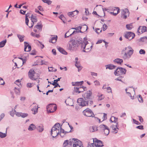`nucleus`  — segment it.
Masks as SVG:
<instances>
[{
    "label": "nucleus",
    "instance_id": "obj_2",
    "mask_svg": "<svg viewBox=\"0 0 147 147\" xmlns=\"http://www.w3.org/2000/svg\"><path fill=\"white\" fill-rule=\"evenodd\" d=\"M122 54L124 53L123 58L124 59H129L131 55L133 54L134 50L130 46L125 47L122 51Z\"/></svg>",
    "mask_w": 147,
    "mask_h": 147
},
{
    "label": "nucleus",
    "instance_id": "obj_56",
    "mask_svg": "<svg viewBox=\"0 0 147 147\" xmlns=\"http://www.w3.org/2000/svg\"><path fill=\"white\" fill-rule=\"evenodd\" d=\"M28 115L27 113H22L21 117L23 118H24L28 116Z\"/></svg>",
    "mask_w": 147,
    "mask_h": 147
},
{
    "label": "nucleus",
    "instance_id": "obj_40",
    "mask_svg": "<svg viewBox=\"0 0 147 147\" xmlns=\"http://www.w3.org/2000/svg\"><path fill=\"white\" fill-rule=\"evenodd\" d=\"M80 88V90L79 91V93H80L81 92H83L85 89H86V87H84V86L83 87H79Z\"/></svg>",
    "mask_w": 147,
    "mask_h": 147
},
{
    "label": "nucleus",
    "instance_id": "obj_57",
    "mask_svg": "<svg viewBox=\"0 0 147 147\" xmlns=\"http://www.w3.org/2000/svg\"><path fill=\"white\" fill-rule=\"evenodd\" d=\"M15 114V112H14V110H12V111L10 112V114L12 117L14 116Z\"/></svg>",
    "mask_w": 147,
    "mask_h": 147
},
{
    "label": "nucleus",
    "instance_id": "obj_9",
    "mask_svg": "<svg viewBox=\"0 0 147 147\" xmlns=\"http://www.w3.org/2000/svg\"><path fill=\"white\" fill-rule=\"evenodd\" d=\"M124 36L126 38L131 40L134 37L135 34L133 32H126L124 34Z\"/></svg>",
    "mask_w": 147,
    "mask_h": 147
},
{
    "label": "nucleus",
    "instance_id": "obj_32",
    "mask_svg": "<svg viewBox=\"0 0 147 147\" xmlns=\"http://www.w3.org/2000/svg\"><path fill=\"white\" fill-rule=\"evenodd\" d=\"M119 10H113V11L110 12L109 13L113 16H115L119 12Z\"/></svg>",
    "mask_w": 147,
    "mask_h": 147
},
{
    "label": "nucleus",
    "instance_id": "obj_36",
    "mask_svg": "<svg viewBox=\"0 0 147 147\" xmlns=\"http://www.w3.org/2000/svg\"><path fill=\"white\" fill-rule=\"evenodd\" d=\"M17 36L20 42H22L24 41V37L23 36L20 34H18Z\"/></svg>",
    "mask_w": 147,
    "mask_h": 147
},
{
    "label": "nucleus",
    "instance_id": "obj_45",
    "mask_svg": "<svg viewBox=\"0 0 147 147\" xmlns=\"http://www.w3.org/2000/svg\"><path fill=\"white\" fill-rule=\"evenodd\" d=\"M28 16V13L26 14V24L28 26V23L29 22L28 19L27 18Z\"/></svg>",
    "mask_w": 147,
    "mask_h": 147
},
{
    "label": "nucleus",
    "instance_id": "obj_62",
    "mask_svg": "<svg viewBox=\"0 0 147 147\" xmlns=\"http://www.w3.org/2000/svg\"><path fill=\"white\" fill-rule=\"evenodd\" d=\"M20 82L19 80H18L15 81V83L19 86V85L20 84Z\"/></svg>",
    "mask_w": 147,
    "mask_h": 147
},
{
    "label": "nucleus",
    "instance_id": "obj_53",
    "mask_svg": "<svg viewBox=\"0 0 147 147\" xmlns=\"http://www.w3.org/2000/svg\"><path fill=\"white\" fill-rule=\"evenodd\" d=\"M14 91H15V93L16 94H19L20 92V89H19L16 88H15Z\"/></svg>",
    "mask_w": 147,
    "mask_h": 147
},
{
    "label": "nucleus",
    "instance_id": "obj_41",
    "mask_svg": "<svg viewBox=\"0 0 147 147\" xmlns=\"http://www.w3.org/2000/svg\"><path fill=\"white\" fill-rule=\"evenodd\" d=\"M98 101L101 100L104 98V96L102 94L98 95Z\"/></svg>",
    "mask_w": 147,
    "mask_h": 147
},
{
    "label": "nucleus",
    "instance_id": "obj_34",
    "mask_svg": "<svg viewBox=\"0 0 147 147\" xmlns=\"http://www.w3.org/2000/svg\"><path fill=\"white\" fill-rule=\"evenodd\" d=\"M7 41L6 39L1 41L0 42V48L3 47L5 45Z\"/></svg>",
    "mask_w": 147,
    "mask_h": 147
},
{
    "label": "nucleus",
    "instance_id": "obj_22",
    "mask_svg": "<svg viewBox=\"0 0 147 147\" xmlns=\"http://www.w3.org/2000/svg\"><path fill=\"white\" fill-rule=\"evenodd\" d=\"M57 38V36H52L49 40V42L52 43H55L56 42Z\"/></svg>",
    "mask_w": 147,
    "mask_h": 147
},
{
    "label": "nucleus",
    "instance_id": "obj_33",
    "mask_svg": "<svg viewBox=\"0 0 147 147\" xmlns=\"http://www.w3.org/2000/svg\"><path fill=\"white\" fill-rule=\"evenodd\" d=\"M147 41V36H144L141 38L139 41L142 42H146Z\"/></svg>",
    "mask_w": 147,
    "mask_h": 147
},
{
    "label": "nucleus",
    "instance_id": "obj_47",
    "mask_svg": "<svg viewBox=\"0 0 147 147\" xmlns=\"http://www.w3.org/2000/svg\"><path fill=\"white\" fill-rule=\"evenodd\" d=\"M48 68H49V71L55 72L57 71L56 69H53V68L52 67H49Z\"/></svg>",
    "mask_w": 147,
    "mask_h": 147
},
{
    "label": "nucleus",
    "instance_id": "obj_38",
    "mask_svg": "<svg viewBox=\"0 0 147 147\" xmlns=\"http://www.w3.org/2000/svg\"><path fill=\"white\" fill-rule=\"evenodd\" d=\"M43 2L47 3L48 5H49L51 4L52 1L49 0H42Z\"/></svg>",
    "mask_w": 147,
    "mask_h": 147
},
{
    "label": "nucleus",
    "instance_id": "obj_8",
    "mask_svg": "<svg viewBox=\"0 0 147 147\" xmlns=\"http://www.w3.org/2000/svg\"><path fill=\"white\" fill-rule=\"evenodd\" d=\"M100 130L104 131V133L106 135H108L109 133V128L105 125H100Z\"/></svg>",
    "mask_w": 147,
    "mask_h": 147
},
{
    "label": "nucleus",
    "instance_id": "obj_61",
    "mask_svg": "<svg viewBox=\"0 0 147 147\" xmlns=\"http://www.w3.org/2000/svg\"><path fill=\"white\" fill-rule=\"evenodd\" d=\"M64 16L62 15H61L59 16V18H60L63 21V23H65V22L64 20Z\"/></svg>",
    "mask_w": 147,
    "mask_h": 147
},
{
    "label": "nucleus",
    "instance_id": "obj_55",
    "mask_svg": "<svg viewBox=\"0 0 147 147\" xmlns=\"http://www.w3.org/2000/svg\"><path fill=\"white\" fill-rule=\"evenodd\" d=\"M5 84L3 79L1 78L0 77V85H3Z\"/></svg>",
    "mask_w": 147,
    "mask_h": 147
},
{
    "label": "nucleus",
    "instance_id": "obj_59",
    "mask_svg": "<svg viewBox=\"0 0 147 147\" xmlns=\"http://www.w3.org/2000/svg\"><path fill=\"white\" fill-rule=\"evenodd\" d=\"M106 89L108 90V93L111 92V93H112L111 88L110 87H107L106 88Z\"/></svg>",
    "mask_w": 147,
    "mask_h": 147
},
{
    "label": "nucleus",
    "instance_id": "obj_21",
    "mask_svg": "<svg viewBox=\"0 0 147 147\" xmlns=\"http://www.w3.org/2000/svg\"><path fill=\"white\" fill-rule=\"evenodd\" d=\"M31 20H32V23H31V26H29L30 28L32 27L33 25L34 22H36L37 21V18L36 16L32 14L31 17Z\"/></svg>",
    "mask_w": 147,
    "mask_h": 147
},
{
    "label": "nucleus",
    "instance_id": "obj_25",
    "mask_svg": "<svg viewBox=\"0 0 147 147\" xmlns=\"http://www.w3.org/2000/svg\"><path fill=\"white\" fill-rule=\"evenodd\" d=\"M89 130L90 132H92L98 130L97 127L96 126H93L90 127Z\"/></svg>",
    "mask_w": 147,
    "mask_h": 147
},
{
    "label": "nucleus",
    "instance_id": "obj_13",
    "mask_svg": "<svg viewBox=\"0 0 147 147\" xmlns=\"http://www.w3.org/2000/svg\"><path fill=\"white\" fill-rule=\"evenodd\" d=\"M147 31V28L145 26H140L138 28L137 32L138 35H140V34L146 32Z\"/></svg>",
    "mask_w": 147,
    "mask_h": 147
},
{
    "label": "nucleus",
    "instance_id": "obj_12",
    "mask_svg": "<svg viewBox=\"0 0 147 147\" xmlns=\"http://www.w3.org/2000/svg\"><path fill=\"white\" fill-rule=\"evenodd\" d=\"M28 76L32 80H36L37 78L34 77L35 72L34 70L30 69L28 72Z\"/></svg>",
    "mask_w": 147,
    "mask_h": 147
},
{
    "label": "nucleus",
    "instance_id": "obj_15",
    "mask_svg": "<svg viewBox=\"0 0 147 147\" xmlns=\"http://www.w3.org/2000/svg\"><path fill=\"white\" fill-rule=\"evenodd\" d=\"M118 122H117L115 125H113L111 126L112 128V132L114 134H116L117 133L118 130L119 129L118 127Z\"/></svg>",
    "mask_w": 147,
    "mask_h": 147
},
{
    "label": "nucleus",
    "instance_id": "obj_43",
    "mask_svg": "<svg viewBox=\"0 0 147 147\" xmlns=\"http://www.w3.org/2000/svg\"><path fill=\"white\" fill-rule=\"evenodd\" d=\"M126 27L127 29L130 30L132 28V25L131 24H127Z\"/></svg>",
    "mask_w": 147,
    "mask_h": 147
},
{
    "label": "nucleus",
    "instance_id": "obj_6",
    "mask_svg": "<svg viewBox=\"0 0 147 147\" xmlns=\"http://www.w3.org/2000/svg\"><path fill=\"white\" fill-rule=\"evenodd\" d=\"M57 108L56 105L53 103L50 104L47 106V109L49 113H53L55 111Z\"/></svg>",
    "mask_w": 147,
    "mask_h": 147
},
{
    "label": "nucleus",
    "instance_id": "obj_27",
    "mask_svg": "<svg viewBox=\"0 0 147 147\" xmlns=\"http://www.w3.org/2000/svg\"><path fill=\"white\" fill-rule=\"evenodd\" d=\"M38 108L39 107L38 106H35L31 110L33 112V114L35 115L37 113L38 111Z\"/></svg>",
    "mask_w": 147,
    "mask_h": 147
},
{
    "label": "nucleus",
    "instance_id": "obj_49",
    "mask_svg": "<svg viewBox=\"0 0 147 147\" xmlns=\"http://www.w3.org/2000/svg\"><path fill=\"white\" fill-rule=\"evenodd\" d=\"M138 96L139 98L138 99V100L141 103L143 102V100L142 97L140 95H139Z\"/></svg>",
    "mask_w": 147,
    "mask_h": 147
},
{
    "label": "nucleus",
    "instance_id": "obj_52",
    "mask_svg": "<svg viewBox=\"0 0 147 147\" xmlns=\"http://www.w3.org/2000/svg\"><path fill=\"white\" fill-rule=\"evenodd\" d=\"M42 28V26L41 25H36L34 27V28H37L40 29H41Z\"/></svg>",
    "mask_w": 147,
    "mask_h": 147
},
{
    "label": "nucleus",
    "instance_id": "obj_18",
    "mask_svg": "<svg viewBox=\"0 0 147 147\" xmlns=\"http://www.w3.org/2000/svg\"><path fill=\"white\" fill-rule=\"evenodd\" d=\"M83 28H85L86 29L85 30L86 31L87 30L88 28L87 26L86 25H84L82 27L79 26V27L76 28H72V29H75L76 30H79V31H78V32H82L81 31V29H83Z\"/></svg>",
    "mask_w": 147,
    "mask_h": 147
},
{
    "label": "nucleus",
    "instance_id": "obj_20",
    "mask_svg": "<svg viewBox=\"0 0 147 147\" xmlns=\"http://www.w3.org/2000/svg\"><path fill=\"white\" fill-rule=\"evenodd\" d=\"M73 142H74L75 143H74L73 144H75L77 145L82 146V142L80 140H79L77 139L73 138L72 139Z\"/></svg>",
    "mask_w": 147,
    "mask_h": 147
},
{
    "label": "nucleus",
    "instance_id": "obj_4",
    "mask_svg": "<svg viewBox=\"0 0 147 147\" xmlns=\"http://www.w3.org/2000/svg\"><path fill=\"white\" fill-rule=\"evenodd\" d=\"M78 47V42L76 41L73 40L69 41L68 49L71 51H76Z\"/></svg>",
    "mask_w": 147,
    "mask_h": 147
},
{
    "label": "nucleus",
    "instance_id": "obj_5",
    "mask_svg": "<svg viewBox=\"0 0 147 147\" xmlns=\"http://www.w3.org/2000/svg\"><path fill=\"white\" fill-rule=\"evenodd\" d=\"M126 70L121 67H118L115 71L114 74L116 76H118L124 75L125 74Z\"/></svg>",
    "mask_w": 147,
    "mask_h": 147
},
{
    "label": "nucleus",
    "instance_id": "obj_16",
    "mask_svg": "<svg viewBox=\"0 0 147 147\" xmlns=\"http://www.w3.org/2000/svg\"><path fill=\"white\" fill-rule=\"evenodd\" d=\"M92 94V92L90 91H89L84 93L82 96L85 100H87L90 98Z\"/></svg>",
    "mask_w": 147,
    "mask_h": 147
},
{
    "label": "nucleus",
    "instance_id": "obj_17",
    "mask_svg": "<svg viewBox=\"0 0 147 147\" xmlns=\"http://www.w3.org/2000/svg\"><path fill=\"white\" fill-rule=\"evenodd\" d=\"M24 44V51H25L28 52L30 51L31 49V46L29 45V44L27 42H25Z\"/></svg>",
    "mask_w": 147,
    "mask_h": 147
},
{
    "label": "nucleus",
    "instance_id": "obj_10",
    "mask_svg": "<svg viewBox=\"0 0 147 147\" xmlns=\"http://www.w3.org/2000/svg\"><path fill=\"white\" fill-rule=\"evenodd\" d=\"M94 143L92 144V145H94L95 146L94 147H102L104 146L103 143L101 141L98 140L96 139L93 140Z\"/></svg>",
    "mask_w": 147,
    "mask_h": 147
},
{
    "label": "nucleus",
    "instance_id": "obj_54",
    "mask_svg": "<svg viewBox=\"0 0 147 147\" xmlns=\"http://www.w3.org/2000/svg\"><path fill=\"white\" fill-rule=\"evenodd\" d=\"M14 111L15 112V114L18 117H21L22 113L16 112L15 109L14 110Z\"/></svg>",
    "mask_w": 147,
    "mask_h": 147
},
{
    "label": "nucleus",
    "instance_id": "obj_14",
    "mask_svg": "<svg viewBox=\"0 0 147 147\" xmlns=\"http://www.w3.org/2000/svg\"><path fill=\"white\" fill-rule=\"evenodd\" d=\"M129 10H122L121 11V17L125 19L129 15Z\"/></svg>",
    "mask_w": 147,
    "mask_h": 147
},
{
    "label": "nucleus",
    "instance_id": "obj_19",
    "mask_svg": "<svg viewBox=\"0 0 147 147\" xmlns=\"http://www.w3.org/2000/svg\"><path fill=\"white\" fill-rule=\"evenodd\" d=\"M78 10H75L74 11L68 13V15L70 17H74L75 15L78 14Z\"/></svg>",
    "mask_w": 147,
    "mask_h": 147
},
{
    "label": "nucleus",
    "instance_id": "obj_60",
    "mask_svg": "<svg viewBox=\"0 0 147 147\" xmlns=\"http://www.w3.org/2000/svg\"><path fill=\"white\" fill-rule=\"evenodd\" d=\"M95 31L97 33L99 34L101 32L102 30L99 28H96L95 29Z\"/></svg>",
    "mask_w": 147,
    "mask_h": 147
},
{
    "label": "nucleus",
    "instance_id": "obj_48",
    "mask_svg": "<svg viewBox=\"0 0 147 147\" xmlns=\"http://www.w3.org/2000/svg\"><path fill=\"white\" fill-rule=\"evenodd\" d=\"M123 78V77L122 76H119L118 78H116L115 79V80H117V81H121L122 82H123L122 81V80H121Z\"/></svg>",
    "mask_w": 147,
    "mask_h": 147
},
{
    "label": "nucleus",
    "instance_id": "obj_1",
    "mask_svg": "<svg viewBox=\"0 0 147 147\" xmlns=\"http://www.w3.org/2000/svg\"><path fill=\"white\" fill-rule=\"evenodd\" d=\"M81 48L83 52H88L90 51L92 49L93 45L92 43L88 42L86 37L84 38L83 41L81 42Z\"/></svg>",
    "mask_w": 147,
    "mask_h": 147
},
{
    "label": "nucleus",
    "instance_id": "obj_26",
    "mask_svg": "<svg viewBox=\"0 0 147 147\" xmlns=\"http://www.w3.org/2000/svg\"><path fill=\"white\" fill-rule=\"evenodd\" d=\"M36 127L34 124H30L28 127V129L29 131L34 130L36 129Z\"/></svg>",
    "mask_w": 147,
    "mask_h": 147
},
{
    "label": "nucleus",
    "instance_id": "obj_51",
    "mask_svg": "<svg viewBox=\"0 0 147 147\" xmlns=\"http://www.w3.org/2000/svg\"><path fill=\"white\" fill-rule=\"evenodd\" d=\"M79 87H74V91L76 93H79V92L80 90Z\"/></svg>",
    "mask_w": 147,
    "mask_h": 147
},
{
    "label": "nucleus",
    "instance_id": "obj_58",
    "mask_svg": "<svg viewBox=\"0 0 147 147\" xmlns=\"http://www.w3.org/2000/svg\"><path fill=\"white\" fill-rule=\"evenodd\" d=\"M94 84L96 86H99L100 85V83L98 80H96L94 81Z\"/></svg>",
    "mask_w": 147,
    "mask_h": 147
},
{
    "label": "nucleus",
    "instance_id": "obj_30",
    "mask_svg": "<svg viewBox=\"0 0 147 147\" xmlns=\"http://www.w3.org/2000/svg\"><path fill=\"white\" fill-rule=\"evenodd\" d=\"M114 62L116 63L117 64H121V63L123 62V60L122 59L119 58H116L113 60Z\"/></svg>",
    "mask_w": 147,
    "mask_h": 147
},
{
    "label": "nucleus",
    "instance_id": "obj_24",
    "mask_svg": "<svg viewBox=\"0 0 147 147\" xmlns=\"http://www.w3.org/2000/svg\"><path fill=\"white\" fill-rule=\"evenodd\" d=\"M106 67V69H113L115 68L116 66L113 65L112 64H110L109 65H106L105 66Z\"/></svg>",
    "mask_w": 147,
    "mask_h": 147
},
{
    "label": "nucleus",
    "instance_id": "obj_39",
    "mask_svg": "<svg viewBox=\"0 0 147 147\" xmlns=\"http://www.w3.org/2000/svg\"><path fill=\"white\" fill-rule=\"evenodd\" d=\"M95 8L96 9H107L106 8H105L104 7H103L102 6L100 5H96V7L94 8V9H95Z\"/></svg>",
    "mask_w": 147,
    "mask_h": 147
},
{
    "label": "nucleus",
    "instance_id": "obj_37",
    "mask_svg": "<svg viewBox=\"0 0 147 147\" xmlns=\"http://www.w3.org/2000/svg\"><path fill=\"white\" fill-rule=\"evenodd\" d=\"M75 32V31H74L71 34H70L69 33V31H68V32H67L65 34V38H67L69 36H70L71 35H72Z\"/></svg>",
    "mask_w": 147,
    "mask_h": 147
},
{
    "label": "nucleus",
    "instance_id": "obj_3",
    "mask_svg": "<svg viewBox=\"0 0 147 147\" xmlns=\"http://www.w3.org/2000/svg\"><path fill=\"white\" fill-rule=\"evenodd\" d=\"M60 124L59 123H57L53 127L51 131V134L52 137L54 138L58 135L59 133V130Z\"/></svg>",
    "mask_w": 147,
    "mask_h": 147
},
{
    "label": "nucleus",
    "instance_id": "obj_44",
    "mask_svg": "<svg viewBox=\"0 0 147 147\" xmlns=\"http://www.w3.org/2000/svg\"><path fill=\"white\" fill-rule=\"evenodd\" d=\"M68 141L67 140H65L63 144V147H65L69 144Z\"/></svg>",
    "mask_w": 147,
    "mask_h": 147
},
{
    "label": "nucleus",
    "instance_id": "obj_42",
    "mask_svg": "<svg viewBox=\"0 0 147 147\" xmlns=\"http://www.w3.org/2000/svg\"><path fill=\"white\" fill-rule=\"evenodd\" d=\"M31 35L32 36L36 37L37 38H39L40 37V36L39 34H35L33 32H32L31 33Z\"/></svg>",
    "mask_w": 147,
    "mask_h": 147
},
{
    "label": "nucleus",
    "instance_id": "obj_29",
    "mask_svg": "<svg viewBox=\"0 0 147 147\" xmlns=\"http://www.w3.org/2000/svg\"><path fill=\"white\" fill-rule=\"evenodd\" d=\"M57 49L58 51L61 53L65 55L67 54V53L63 48L59 47Z\"/></svg>",
    "mask_w": 147,
    "mask_h": 147
},
{
    "label": "nucleus",
    "instance_id": "obj_63",
    "mask_svg": "<svg viewBox=\"0 0 147 147\" xmlns=\"http://www.w3.org/2000/svg\"><path fill=\"white\" fill-rule=\"evenodd\" d=\"M133 121L134 123L137 125L140 124V123L138 121H136V120L133 119Z\"/></svg>",
    "mask_w": 147,
    "mask_h": 147
},
{
    "label": "nucleus",
    "instance_id": "obj_50",
    "mask_svg": "<svg viewBox=\"0 0 147 147\" xmlns=\"http://www.w3.org/2000/svg\"><path fill=\"white\" fill-rule=\"evenodd\" d=\"M111 118L113 119H114V120L113 121H114V122L115 123H117V122H118L117 121L118 118L115 117L114 116H112Z\"/></svg>",
    "mask_w": 147,
    "mask_h": 147
},
{
    "label": "nucleus",
    "instance_id": "obj_35",
    "mask_svg": "<svg viewBox=\"0 0 147 147\" xmlns=\"http://www.w3.org/2000/svg\"><path fill=\"white\" fill-rule=\"evenodd\" d=\"M7 128L6 129V132L5 133H3L1 132H0V137L1 138H5L7 136Z\"/></svg>",
    "mask_w": 147,
    "mask_h": 147
},
{
    "label": "nucleus",
    "instance_id": "obj_11",
    "mask_svg": "<svg viewBox=\"0 0 147 147\" xmlns=\"http://www.w3.org/2000/svg\"><path fill=\"white\" fill-rule=\"evenodd\" d=\"M77 102L79 105L82 107L86 106L88 105V102L84 100L82 98L78 99L77 100Z\"/></svg>",
    "mask_w": 147,
    "mask_h": 147
},
{
    "label": "nucleus",
    "instance_id": "obj_23",
    "mask_svg": "<svg viewBox=\"0 0 147 147\" xmlns=\"http://www.w3.org/2000/svg\"><path fill=\"white\" fill-rule=\"evenodd\" d=\"M83 83L84 82L83 81L79 82H72V85L73 86H80L82 85Z\"/></svg>",
    "mask_w": 147,
    "mask_h": 147
},
{
    "label": "nucleus",
    "instance_id": "obj_31",
    "mask_svg": "<svg viewBox=\"0 0 147 147\" xmlns=\"http://www.w3.org/2000/svg\"><path fill=\"white\" fill-rule=\"evenodd\" d=\"M75 65L78 68V71L79 72L82 69V67L81 66V65L79 62L75 63Z\"/></svg>",
    "mask_w": 147,
    "mask_h": 147
},
{
    "label": "nucleus",
    "instance_id": "obj_46",
    "mask_svg": "<svg viewBox=\"0 0 147 147\" xmlns=\"http://www.w3.org/2000/svg\"><path fill=\"white\" fill-rule=\"evenodd\" d=\"M139 53L141 55H144L146 52L144 49H141L139 51Z\"/></svg>",
    "mask_w": 147,
    "mask_h": 147
},
{
    "label": "nucleus",
    "instance_id": "obj_28",
    "mask_svg": "<svg viewBox=\"0 0 147 147\" xmlns=\"http://www.w3.org/2000/svg\"><path fill=\"white\" fill-rule=\"evenodd\" d=\"M36 128L39 132H42L44 130L43 126L42 125H40L37 126Z\"/></svg>",
    "mask_w": 147,
    "mask_h": 147
},
{
    "label": "nucleus",
    "instance_id": "obj_7",
    "mask_svg": "<svg viewBox=\"0 0 147 147\" xmlns=\"http://www.w3.org/2000/svg\"><path fill=\"white\" fill-rule=\"evenodd\" d=\"M83 113L84 115L87 117H93L94 116L93 112L89 109H86L84 110Z\"/></svg>",
    "mask_w": 147,
    "mask_h": 147
},
{
    "label": "nucleus",
    "instance_id": "obj_64",
    "mask_svg": "<svg viewBox=\"0 0 147 147\" xmlns=\"http://www.w3.org/2000/svg\"><path fill=\"white\" fill-rule=\"evenodd\" d=\"M5 116L4 113H2L0 116V121L4 118Z\"/></svg>",
    "mask_w": 147,
    "mask_h": 147
}]
</instances>
